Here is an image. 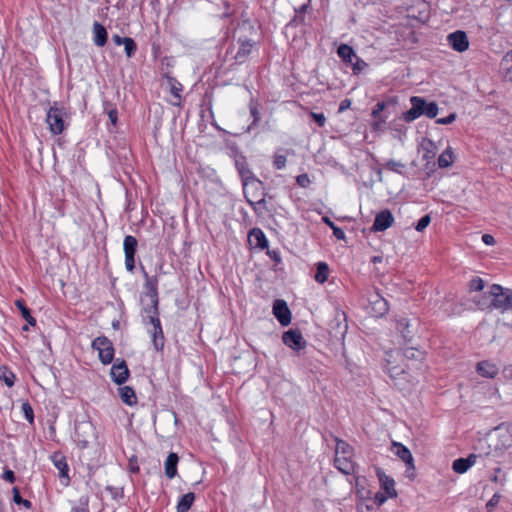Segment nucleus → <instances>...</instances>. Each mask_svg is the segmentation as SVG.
<instances>
[{
  "label": "nucleus",
  "instance_id": "13d9d810",
  "mask_svg": "<svg viewBox=\"0 0 512 512\" xmlns=\"http://www.w3.org/2000/svg\"><path fill=\"white\" fill-rule=\"evenodd\" d=\"M388 372L390 374V376L392 378H395L397 377L398 375H400L401 373H404V370H399L397 367L393 366V367H388Z\"/></svg>",
  "mask_w": 512,
  "mask_h": 512
},
{
  "label": "nucleus",
  "instance_id": "5fc2aeb1",
  "mask_svg": "<svg viewBox=\"0 0 512 512\" xmlns=\"http://www.w3.org/2000/svg\"><path fill=\"white\" fill-rule=\"evenodd\" d=\"M261 195V186L258 189H250V198L252 199L253 202H257L260 199L259 196Z\"/></svg>",
  "mask_w": 512,
  "mask_h": 512
},
{
  "label": "nucleus",
  "instance_id": "09e8293b",
  "mask_svg": "<svg viewBox=\"0 0 512 512\" xmlns=\"http://www.w3.org/2000/svg\"><path fill=\"white\" fill-rule=\"evenodd\" d=\"M389 498L388 493L386 492H378L374 496V501L378 506L383 505Z\"/></svg>",
  "mask_w": 512,
  "mask_h": 512
},
{
  "label": "nucleus",
  "instance_id": "bf43d9fd",
  "mask_svg": "<svg viewBox=\"0 0 512 512\" xmlns=\"http://www.w3.org/2000/svg\"><path fill=\"white\" fill-rule=\"evenodd\" d=\"M351 105V100L350 99H344L340 102V105H339V112H344L346 109H348Z\"/></svg>",
  "mask_w": 512,
  "mask_h": 512
},
{
  "label": "nucleus",
  "instance_id": "412c9836",
  "mask_svg": "<svg viewBox=\"0 0 512 512\" xmlns=\"http://www.w3.org/2000/svg\"><path fill=\"white\" fill-rule=\"evenodd\" d=\"M249 241L255 247L260 249L268 247V240L263 231L259 228H254L251 230L249 233Z\"/></svg>",
  "mask_w": 512,
  "mask_h": 512
},
{
  "label": "nucleus",
  "instance_id": "72a5a7b5",
  "mask_svg": "<svg viewBox=\"0 0 512 512\" xmlns=\"http://www.w3.org/2000/svg\"><path fill=\"white\" fill-rule=\"evenodd\" d=\"M15 374L5 366H0V380L8 387H12L15 383Z\"/></svg>",
  "mask_w": 512,
  "mask_h": 512
},
{
  "label": "nucleus",
  "instance_id": "c9c22d12",
  "mask_svg": "<svg viewBox=\"0 0 512 512\" xmlns=\"http://www.w3.org/2000/svg\"><path fill=\"white\" fill-rule=\"evenodd\" d=\"M470 464L464 458H458L453 461L452 469L458 474H463L468 471Z\"/></svg>",
  "mask_w": 512,
  "mask_h": 512
},
{
  "label": "nucleus",
  "instance_id": "cd10ccee",
  "mask_svg": "<svg viewBox=\"0 0 512 512\" xmlns=\"http://www.w3.org/2000/svg\"><path fill=\"white\" fill-rule=\"evenodd\" d=\"M119 395H120L121 400L129 406H132L133 404H135L137 402L135 392L130 386L120 387Z\"/></svg>",
  "mask_w": 512,
  "mask_h": 512
},
{
  "label": "nucleus",
  "instance_id": "052dcab7",
  "mask_svg": "<svg viewBox=\"0 0 512 512\" xmlns=\"http://www.w3.org/2000/svg\"><path fill=\"white\" fill-rule=\"evenodd\" d=\"M482 240L486 245H493L495 242L494 237L490 234H484Z\"/></svg>",
  "mask_w": 512,
  "mask_h": 512
},
{
  "label": "nucleus",
  "instance_id": "aec40b11",
  "mask_svg": "<svg viewBox=\"0 0 512 512\" xmlns=\"http://www.w3.org/2000/svg\"><path fill=\"white\" fill-rule=\"evenodd\" d=\"M338 56L346 63L352 64L354 60L361 62L353 48L347 44H341L337 49Z\"/></svg>",
  "mask_w": 512,
  "mask_h": 512
},
{
  "label": "nucleus",
  "instance_id": "39448f33",
  "mask_svg": "<svg viewBox=\"0 0 512 512\" xmlns=\"http://www.w3.org/2000/svg\"><path fill=\"white\" fill-rule=\"evenodd\" d=\"M91 347L98 351L99 360L102 364L108 365L114 358V347L106 336H99L92 341Z\"/></svg>",
  "mask_w": 512,
  "mask_h": 512
},
{
  "label": "nucleus",
  "instance_id": "f03ea898",
  "mask_svg": "<svg viewBox=\"0 0 512 512\" xmlns=\"http://www.w3.org/2000/svg\"><path fill=\"white\" fill-rule=\"evenodd\" d=\"M235 166L242 179L244 196L247 202L253 207L254 211L257 212L258 209L265 204V198L262 197L257 202H253L250 198V189H258L262 186V182L254 176L252 171L248 168L244 158L237 159L235 161Z\"/></svg>",
  "mask_w": 512,
  "mask_h": 512
},
{
  "label": "nucleus",
  "instance_id": "393cba45",
  "mask_svg": "<svg viewBox=\"0 0 512 512\" xmlns=\"http://www.w3.org/2000/svg\"><path fill=\"white\" fill-rule=\"evenodd\" d=\"M253 47V43L250 40H245L240 43L239 49L235 55L237 63H243L247 56L250 54Z\"/></svg>",
  "mask_w": 512,
  "mask_h": 512
},
{
  "label": "nucleus",
  "instance_id": "4c0bfd02",
  "mask_svg": "<svg viewBox=\"0 0 512 512\" xmlns=\"http://www.w3.org/2000/svg\"><path fill=\"white\" fill-rule=\"evenodd\" d=\"M403 356L408 360H422L424 353L414 347H408L404 349Z\"/></svg>",
  "mask_w": 512,
  "mask_h": 512
},
{
  "label": "nucleus",
  "instance_id": "58836bf2",
  "mask_svg": "<svg viewBox=\"0 0 512 512\" xmlns=\"http://www.w3.org/2000/svg\"><path fill=\"white\" fill-rule=\"evenodd\" d=\"M335 455L352 456V448L345 441L338 440L335 448Z\"/></svg>",
  "mask_w": 512,
  "mask_h": 512
},
{
  "label": "nucleus",
  "instance_id": "0eeeda50",
  "mask_svg": "<svg viewBox=\"0 0 512 512\" xmlns=\"http://www.w3.org/2000/svg\"><path fill=\"white\" fill-rule=\"evenodd\" d=\"M137 239L134 236L127 235L124 238L123 248L125 253V267L132 272L135 268V253L137 250Z\"/></svg>",
  "mask_w": 512,
  "mask_h": 512
},
{
  "label": "nucleus",
  "instance_id": "5701e85b",
  "mask_svg": "<svg viewBox=\"0 0 512 512\" xmlns=\"http://www.w3.org/2000/svg\"><path fill=\"white\" fill-rule=\"evenodd\" d=\"M178 456L176 453H170L165 460V475L173 479L177 474Z\"/></svg>",
  "mask_w": 512,
  "mask_h": 512
},
{
  "label": "nucleus",
  "instance_id": "a878e982",
  "mask_svg": "<svg viewBox=\"0 0 512 512\" xmlns=\"http://www.w3.org/2000/svg\"><path fill=\"white\" fill-rule=\"evenodd\" d=\"M412 324L406 318H401L397 321V330L402 334L406 341H411L413 331L411 330Z\"/></svg>",
  "mask_w": 512,
  "mask_h": 512
},
{
  "label": "nucleus",
  "instance_id": "ddd939ff",
  "mask_svg": "<svg viewBox=\"0 0 512 512\" xmlns=\"http://www.w3.org/2000/svg\"><path fill=\"white\" fill-rule=\"evenodd\" d=\"M394 217L390 210L385 209L379 212L374 219V223L371 227L372 231L382 232L392 226Z\"/></svg>",
  "mask_w": 512,
  "mask_h": 512
},
{
  "label": "nucleus",
  "instance_id": "e2e57ef3",
  "mask_svg": "<svg viewBox=\"0 0 512 512\" xmlns=\"http://www.w3.org/2000/svg\"><path fill=\"white\" fill-rule=\"evenodd\" d=\"M385 108V104L383 102H378L372 112V115L373 116H376L378 113H380L381 111H383Z\"/></svg>",
  "mask_w": 512,
  "mask_h": 512
},
{
  "label": "nucleus",
  "instance_id": "423d86ee",
  "mask_svg": "<svg viewBox=\"0 0 512 512\" xmlns=\"http://www.w3.org/2000/svg\"><path fill=\"white\" fill-rule=\"evenodd\" d=\"M368 312L374 317L384 316L388 310V302L377 292L368 295Z\"/></svg>",
  "mask_w": 512,
  "mask_h": 512
},
{
  "label": "nucleus",
  "instance_id": "a211bd4d",
  "mask_svg": "<svg viewBox=\"0 0 512 512\" xmlns=\"http://www.w3.org/2000/svg\"><path fill=\"white\" fill-rule=\"evenodd\" d=\"M93 42L98 47H103L107 42V31L106 28L99 22L93 23Z\"/></svg>",
  "mask_w": 512,
  "mask_h": 512
},
{
  "label": "nucleus",
  "instance_id": "20e7f679",
  "mask_svg": "<svg viewBox=\"0 0 512 512\" xmlns=\"http://www.w3.org/2000/svg\"><path fill=\"white\" fill-rule=\"evenodd\" d=\"M488 298H490V303L480 304L481 308L492 307L500 310H508L511 309L512 303V290L504 289L502 286L498 284H493L488 292Z\"/></svg>",
  "mask_w": 512,
  "mask_h": 512
},
{
  "label": "nucleus",
  "instance_id": "dca6fc26",
  "mask_svg": "<svg viewBox=\"0 0 512 512\" xmlns=\"http://www.w3.org/2000/svg\"><path fill=\"white\" fill-rule=\"evenodd\" d=\"M376 474L384 492L388 493V496L391 498L396 497L397 491L395 489V481L391 477L387 476L380 468H377Z\"/></svg>",
  "mask_w": 512,
  "mask_h": 512
},
{
  "label": "nucleus",
  "instance_id": "6ab92c4d",
  "mask_svg": "<svg viewBox=\"0 0 512 512\" xmlns=\"http://www.w3.org/2000/svg\"><path fill=\"white\" fill-rule=\"evenodd\" d=\"M51 460H52L54 466L58 469L59 476L62 478L69 479V476H68L69 468H68V464L66 462L65 456L62 453L55 452L51 456Z\"/></svg>",
  "mask_w": 512,
  "mask_h": 512
},
{
  "label": "nucleus",
  "instance_id": "9d476101",
  "mask_svg": "<svg viewBox=\"0 0 512 512\" xmlns=\"http://www.w3.org/2000/svg\"><path fill=\"white\" fill-rule=\"evenodd\" d=\"M90 436H94V428L90 423H81L76 426L75 441L81 449L88 447Z\"/></svg>",
  "mask_w": 512,
  "mask_h": 512
},
{
  "label": "nucleus",
  "instance_id": "bb28decb",
  "mask_svg": "<svg viewBox=\"0 0 512 512\" xmlns=\"http://www.w3.org/2000/svg\"><path fill=\"white\" fill-rule=\"evenodd\" d=\"M195 500V494L193 492H188L186 494H184L177 506H176V510L177 512H188L191 508V506L193 505V502Z\"/></svg>",
  "mask_w": 512,
  "mask_h": 512
},
{
  "label": "nucleus",
  "instance_id": "7ed1b4c3",
  "mask_svg": "<svg viewBox=\"0 0 512 512\" xmlns=\"http://www.w3.org/2000/svg\"><path fill=\"white\" fill-rule=\"evenodd\" d=\"M411 108L403 113L402 119L413 122L422 115L428 118H435L438 114V105L435 102H427L424 98L413 96L410 98Z\"/></svg>",
  "mask_w": 512,
  "mask_h": 512
},
{
  "label": "nucleus",
  "instance_id": "1a4fd4ad",
  "mask_svg": "<svg viewBox=\"0 0 512 512\" xmlns=\"http://www.w3.org/2000/svg\"><path fill=\"white\" fill-rule=\"evenodd\" d=\"M282 341L286 346L296 351H299L306 346V341L298 330L291 329L284 332Z\"/></svg>",
  "mask_w": 512,
  "mask_h": 512
},
{
  "label": "nucleus",
  "instance_id": "f257e3e1",
  "mask_svg": "<svg viewBox=\"0 0 512 512\" xmlns=\"http://www.w3.org/2000/svg\"><path fill=\"white\" fill-rule=\"evenodd\" d=\"M158 298L154 297V303L145 308L142 314L143 323L147 326V331L151 335L153 345L156 350H162L164 346V334L159 319Z\"/></svg>",
  "mask_w": 512,
  "mask_h": 512
},
{
  "label": "nucleus",
  "instance_id": "e433bc0d",
  "mask_svg": "<svg viewBox=\"0 0 512 512\" xmlns=\"http://www.w3.org/2000/svg\"><path fill=\"white\" fill-rule=\"evenodd\" d=\"M144 275L146 278L145 286L151 292V303H154V297L158 298L157 294V280L155 278H150L147 273L144 271Z\"/></svg>",
  "mask_w": 512,
  "mask_h": 512
},
{
  "label": "nucleus",
  "instance_id": "49530a36",
  "mask_svg": "<svg viewBox=\"0 0 512 512\" xmlns=\"http://www.w3.org/2000/svg\"><path fill=\"white\" fill-rule=\"evenodd\" d=\"M430 222H431V217L429 215H425L419 219L415 229L418 232H422L430 224Z\"/></svg>",
  "mask_w": 512,
  "mask_h": 512
},
{
  "label": "nucleus",
  "instance_id": "8fccbe9b",
  "mask_svg": "<svg viewBox=\"0 0 512 512\" xmlns=\"http://www.w3.org/2000/svg\"><path fill=\"white\" fill-rule=\"evenodd\" d=\"M501 472H502L501 468H499V467L495 468L494 475L491 477V481L495 482V483H500L501 485H504L506 482V477L505 476L499 477L498 474Z\"/></svg>",
  "mask_w": 512,
  "mask_h": 512
},
{
  "label": "nucleus",
  "instance_id": "4468645a",
  "mask_svg": "<svg viewBox=\"0 0 512 512\" xmlns=\"http://www.w3.org/2000/svg\"><path fill=\"white\" fill-rule=\"evenodd\" d=\"M273 314L282 326H287L291 323V312L284 300H275Z\"/></svg>",
  "mask_w": 512,
  "mask_h": 512
},
{
  "label": "nucleus",
  "instance_id": "7c9ffc66",
  "mask_svg": "<svg viewBox=\"0 0 512 512\" xmlns=\"http://www.w3.org/2000/svg\"><path fill=\"white\" fill-rule=\"evenodd\" d=\"M454 161V154L451 147H448L438 158V166L440 168H447L452 165Z\"/></svg>",
  "mask_w": 512,
  "mask_h": 512
},
{
  "label": "nucleus",
  "instance_id": "f8f14e48",
  "mask_svg": "<svg viewBox=\"0 0 512 512\" xmlns=\"http://www.w3.org/2000/svg\"><path fill=\"white\" fill-rule=\"evenodd\" d=\"M110 375L112 380L116 384H123L129 377V369L124 360L116 359L115 363L111 367Z\"/></svg>",
  "mask_w": 512,
  "mask_h": 512
},
{
  "label": "nucleus",
  "instance_id": "774afa93",
  "mask_svg": "<svg viewBox=\"0 0 512 512\" xmlns=\"http://www.w3.org/2000/svg\"><path fill=\"white\" fill-rule=\"evenodd\" d=\"M504 373L506 377L512 378V365L505 368Z\"/></svg>",
  "mask_w": 512,
  "mask_h": 512
},
{
  "label": "nucleus",
  "instance_id": "0e129e2a",
  "mask_svg": "<svg viewBox=\"0 0 512 512\" xmlns=\"http://www.w3.org/2000/svg\"><path fill=\"white\" fill-rule=\"evenodd\" d=\"M112 40L115 43V45L120 46V45H123V43L125 41V37H121L116 34V35H113Z\"/></svg>",
  "mask_w": 512,
  "mask_h": 512
},
{
  "label": "nucleus",
  "instance_id": "c756f323",
  "mask_svg": "<svg viewBox=\"0 0 512 512\" xmlns=\"http://www.w3.org/2000/svg\"><path fill=\"white\" fill-rule=\"evenodd\" d=\"M16 307L20 310L22 317L27 321V323L31 326L36 325L35 318L31 315L30 310L26 307L23 300L15 301Z\"/></svg>",
  "mask_w": 512,
  "mask_h": 512
},
{
  "label": "nucleus",
  "instance_id": "a19ab883",
  "mask_svg": "<svg viewBox=\"0 0 512 512\" xmlns=\"http://www.w3.org/2000/svg\"><path fill=\"white\" fill-rule=\"evenodd\" d=\"M123 46H124L125 53H126L128 58L132 57L135 54L136 50H137V46H136L135 41L132 38H130V37H125V41L123 43Z\"/></svg>",
  "mask_w": 512,
  "mask_h": 512
},
{
  "label": "nucleus",
  "instance_id": "79ce46f5",
  "mask_svg": "<svg viewBox=\"0 0 512 512\" xmlns=\"http://www.w3.org/2000/svg\"><path fill=\"white\" fill-rule=\"evenodd\" d=\"M385 167L390 170V171H393V172H396V173H399V174H402L403 172V169L405 168V165L400 162V161H396V160H389L386 164H385Z\"/></svg>",
  "mask_w": 512,
  "mask_h": 512
},
{
  "label": "nucleus",
  "instance_id": "3c124183",
  "mask_svg": "<svg viewBox=\"0 0 512 512\" xmlns=\"http://www.w3.org/2000/svg\"><path fill=\"white\" fill-rule=\"evenodd\" d=\"M455 120H456V114L455 113H451L447 117L438 118L436 120V123L437 124H441V125H448V124L453 123Z\"/></svg>",
  "mask_w": 512,
  "mask_h": 512
},
{
  "label": "nucleus",
  "instance_id": "6e6552de",
  "mask_svg": "<svg viewBox=\"0 0 512 512\" xmlns=\"http://www.w3.org/2000/svg\"><path fill=\"white\" fill-rule=\"evenodd\" d=\"M50 131L55 134H61L64 130L63 113L60 109L51 107L46 118Z\"/></svg>",
  "mask_w": 512,
  "mask_h": 512
},
{
  "label": "nucleus",
  "instance_id": "c85d7f7f",
  "mask_svg": "<svg viewBox=\"0 0 512 512\" xmlns=\"http://www.w3.org/2000/svg\"><path fill=\"white\" fill-rule=\"evenodd\" d=\"M329 275V266L325 262H318L316 267L315 281L323 284L327 281Z\"/></svg>",
  "mask_w": 512,
  "mask_h": 512
},
{
  "label": "nucleus",
  "instance_id": "2eb2a0df",
  "mask_svg": "<svg viewBox=\"0 0 512 512\" xmlns=\"http://www.w3.org/2000/svg\"><path fill=\"white\" fill-rule=\"evenodd\" d=\"M393 452L406 464L407 470L415 469L414 458L406 446L399 442H393Z\"/></svg>",
  "mask_w": 512,
  "mask_h": 512
},
{
  "label": "nucleus",
  "instance_id": "4d7b16f0",
  "mask_svg": "<svg viewBox=\"0 0 512 512\" xmlns=\"http://www.w3.org/2000/svg\"><path fill=\"white\" fill-rule=\"evenodd\" d=\"M12 492H13V500L15 503L17 504H21V502L23 501L21 495H20V491L17 487H14L12 489Z\"/></svg>",
  "mask_w": 512,
  "mask_h": 512
},
{
  "label": "nucleus",
  "instance_id": "864d4df0",
  "mask_svg": "<svg viewBox=\"0 0 512 512\" xmlns=\"http://www.w3.org/2000/svg\"><path fill=\"white\" fill-rule=\"evenodd\" d=\"M296 181L299 186L304 187V188L308 187L309 184L311 183L310 178L307 174L298 175Z\"/></svg>",
  "mask_w": 512,
  "mask_h": 512
},
{
  "label": "nucleus",
  "instance_id": "6e6d98bb",
  "mask_svg": "<svg viewBox=\"0 0 512 512\" xmlns=\"http://www.w3.org/2000/svg\"><path fill=\"white\" fill-rule=\"evenodd\" d=\"M2 478L10 483H13L15 481V475H14V472L12 470H5L3 475H2Z\"/></svg>",
  "mask_w": 512,
  "mask_h": 512
},
{
  "label": "nucleus",
  "instance_id": "b1692460",
  "mask_svg": "<svg viewBox=\"0 0 512 512\" xmlns=\"http://www.w3.org/2000/svg\"><path fill=\"white\" fill-rule=\"evenodd\" d=\"M501 73L507 81H512V50L507 52L500 63Z\"/></svg>",
  "mask_w": 512,
  "mask_h": 512
},
{
  "label": "nucleus",
  "instance_id": "f3484780",
  "mask_svg": "<svg viewBox=\"0 0 512 512\" xmlns=\"http://www.w3.org/2000/svg\"><path fill=\"white\" fill-rule=\"evenodd\" d=\"M351 457L348 455H335V467L343 474H352L354 472V462Z\"/></svg>",
  "mask_w": 512,
  "mask_h": 512
},
{
  "label": "nucleus",
  "instance_id": "680f3d73",
  "mask_svg": "<svg viewBox=\"0 0 512 512\" xmlns=\"http://www.w3.org/2000/svg\"><path fill=\"white\" fill-rule=\"evenodd\" d=\"M108 117H109L111 123L115 125L116 122H117V110L116 109H111L108 112Z\"/></svg>",
  "mask_w": 512,
  "mask_h": 512
},
{
  "label": "nucleus",
  "instance_id": "69168bd1",
  "mask_svg": "<svg viewBox=\"0 0 512 512\" xmlns=\"http://www.w3.org/2000/svg\"><path fill=\"white\" fill-rule=\"evenodd\" d=\"M351 65L353 66L354 71H360L362 69V67L365 65V62L362 60H361V62L354 60Z\"/></svg>",
  "mask_w": 512,
  "mask_h": 512
},
{
  "label": "nucleus",
  "instance_id": "f704fd0d",
  "mask_svg": "<svg viewBox=\"0 0 512 512\" xmlns=\"http://www.w3.org/2000/svg\"><path fill=\"white\" fill-rule=\"evenodd\" d=\"M167 81L170 87L172 95L180 101V92L182 91V84L178 82L174 77L167 76Z\"/></svg>",
  "mask_w": 512,
  "mask_h": 512
},
{
  "label": "nucleus",
  "instance_id": "37998d69",
  "mask_svg": "<svg viewBox=\"0 0 512 512\" xmlns=\"http://www.w3.org/2000/svg\"><path fill=\"white\" fill-rule=\"evenodd\" d=\"M21 410L23 412V415L25 419L29 423H33L34 421V412L32 406L28 402H23L21 405Z\"/></svg>",
  "mask_w": 512,
  "mask_h": 512
},
{
  "label": "nucleus",
  "instance_id": "4be33fe9",
  "mask_svg": "<svg viewBox=\"0 0 512 512\" xmlns=\"http://www.w3.org/2000/svg\"><path fill=\"white\" fill-rule=\"evenodd\" d=\"M477 372L483 377L494 378L498 374V368L493 363L482 361L477 364Z\"/></svg>",
  "mask_w": 512,
  "mask_h": 512
},
{
  "label": "nucleus",
  "instance_id": "a18cd8bd",
  "mask_svg": "<svg viewBox=\"0 0 512 512\" xmlns=\"http://www.w3.org/2000/svg\"><path fill=\"white\" fill-rule=\"evenodd\" d=\"M286 161H287L286 156L276 154L274 156V161H273L274 168L277 170L283 169L286 166Z\"/></svg>",
  "mask_w": 512,
  "mask_h": 512
},
{
  "label": "nucleus",
  "instance_id": "473e14b6",
  "mask_svg": "<svg viewBox=\"0 0 512 512\" xmlns=\"http://www.w3.org/2000/svg\"><path fill=\"white\" fill-rule=\"evenodd\" d=\"M499 440L500 445H497L496 448L506 450L512 446V431L509 429V427L499 434Z\"/></svg>",
  "mask_w": 512,
  "mask_h": 512
},
{
  "label": "nucleus",
  "instance_id": "c03bdc74",
  "mask_svg": "<svg viewBox=\"0 0 512 512\" xmlns=\"http://www.w3.org/2000/svg\"><path fill=\"white\" fill-rule=\"evenodd\" d=\"M484 288V280L480 277H473L469 282L470 291H481Z\"/></svg>",
  "mask_w": 512,
  "mask_h": 512
},
{
  "label": "nucleus",
  "instance_id": "9b49d317",
  "mask_svg": "<svg viewBox=\"0 0 512 512\" xmlns=\"http://www.w3.org/2000/svg\"><path fill=\"white\" fill-rule=\"evenodd\" d=\"M448 44L457 52H464L469 48V40L464 31L457 30L448 34Z\"/></svg>",
  "mask_w": 512,
  "mask_h": 512
},
{
  "label": "nucleus",
  "instance_id": "603ef678",
  "mask_svg": "<svg viewBox=\"0 0 512 512\" xmlns=\"http://www.w3.org/2000/svg\"><path fill=\"white\" fill-rule=\"evenodd\" d=\"M311 117L320 127H323L326 123V117L323 113L311 112Z\"/></svg>",
  "mask_w": 512,
  "mask_h": 512
},
{
  "label": "nucleus",
  "instance_id": "2f4dec72",
  "mask_svg": "<svg viewBox=\"0 0 512 512\" xmlns=\"http://www.w3.org/2000/svg\"><path fill=\"white\" fill-rule=\"evenodd\" d=\"M422 149L424 151V154H423L424 160L430 161L431 159L434 158L436 146L432 140L426 139V138L423 139Z\"/></svg>",
  "mask_w": 512,
  "mask_h": 512
},
{
  "label": "nucleus",
  "instance_id": "ea45409f",
  "mask_svg": "<svg viewBox=\"0 0 512 512\" xmlns=\"http://www.w3.org/2000/svg\"><path fill=\"white\" fill-rule=\"evenodd\" d=\"M322 220H323V222H324L325 224H327V225H328V226L333 230V235H334L337 239L342 240V239H344V238H345V232H344L340 227L336 226V225L334 224V222L330 220V218H328V217H323V219H322Z\"/></svg>",
  "mask_w": 512,
  "mask_h": 512
},
{
  "label": "nucleus",
  "instance_id": "de8ad7c7",
  "mask_svg": "<svg viewBox=\"0 0 512 512\" xmlns=\"http://www.w3.org/2000/svg\"><path fill=\"white\" fill-rule=\"evenodd\" d=\"M501 499V495L499 493H495L491 499L486 503V509L488 511H493V509L498 505Z\"/></svg>",
  "mask_w": 512,
  "mask_h": 512
},
{
  "label": "nucleus",
  "instance_id": "338daca9",
  "mask_svg": "<svg viewBox=\"0 0 512 512\" xmlns=\"http://www.w3.org/2000/svg\"><path fill=\"white\" fill-rule=\"evenodd\" d=\"M468 463L470 464V467L473 466L476 462V456L475 455H470L468 456L467 458H465Z\"/></svg>",
  "mask_w": 512,
  "mask_h": 512
}]
</instances>
